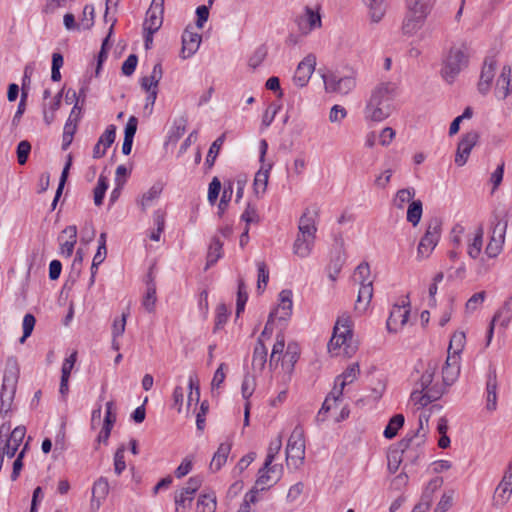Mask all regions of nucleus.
Instances as JSON below:
<instances>
[{"label": "nucleus", "instance_id": "f257e3e1", "mask_svg": "<svg viewBox=\"0 0 512 512\" xmlns=\"http://www.w3.org/2000/svg\"><path fill=\"white\" fill-rule=\"evenodd\" d=\"M397 85L393 82H382L371 92L365 109L366 120L381 122L387 119L394 111L393 100L396 95Z\"/></svg>", "mask_w": 512, "mask_h": 512}, {"label": "nucleus", "instance_id": "f03ea898", "mask_svg": "<svg viewBox=\"0 0 512 512\" xmlns=\"http://www.w3.org/2000/svg\"><path fill=\"white\" fill-rule=\"evenodd\" d=\"M437 369L438 362L434 360L426 363L420 362L415 367V373L419 375L411 393V400L415 404L424 407L441 397L442 391L436 389L435 386H431Z\"/></svg>", "mask_w": 512, "mask_h": 512}, {"label": "nucleus", "instance_id": "7ed1b4c3", "mask_svg": "<svg viewBox=\"0 0 512 512\" xmlns=\"http://www.w3.org/2000/svg\"><path fill=\"white\" fill-rule=\"evenodd\" d=\"M469 45L465 42L453 44L443 61L441 75L446 82L452 83L459 73L468 66Z\"/></svg>", "mask_w": 512, "mask_h": 512}, {"label": "nucleus", "instance_id": "20e7f679", "mask_svg": "<svg viewBox=\"0 0 512 512\" xmlns=\"http://www.w3.org/2000/svg\"><path fill=\"white\" fill-rule=\"evenodd\" d=\"M282 447L281 436L272 440L269 444L266 459L262 468L259 469L258 478L256 480V487L260 490H265L275 484L282 475L281 465H272L276 455Z\"/></svg>", "mask_w": 512, "mask_h": 512}, {"label": "nucleus", "instance_id": "39448f33", "mask_svg": "<svg viewBox=\"0 0 512 512\" xmlns=\"http://www.w3.org/2000/svg\"><path fill=\"white\" fill-rule=\"evenodd\" d=\"M353 279L360 285L355 310L363 313L369 307L373 297V280L371 278L370 266L367 262H362L356 267Z\"/></svg>", "mask_w": 512, "mask_h": 512}, {"label": "nucleus", "instance_id": "423d86ee", "mask_svg": "<svg viewBox=\"0 0 512 512\" xmlns=\"http://www.w3.org/2000/svg\"><path fill=\"white\" fill-rule=\"evenodd\" d=\"M18 372L17 361L14 358H9L6 364L0 395V415L2 416H5L12 408L18 381Z\"/></svg>", "mask_w": 512, "mask_h": 512}, {"label": "nucleus", "instance_id": "0eeeda50", "mask_svg": "<svg viewBox=\"0 0 512 512\" xmlns=\"http://www.w3.org/2000/svg\"><path fill=\"white\" fill-rule=\"evenodd\" d=\"M508 220L495 216L491 222L489 242L485 248L488 258H496L503 250Z\"/></svg>", "mask_w": 512, "mask_h": 512}, {"label": "nucleus", "instance_id": "6e6552de", "mask_svg": "<svg viewBox=\"0 0 512 512\" xmlns=\"http://www.w3.org/2000/svg\"><path fill=\"white\" fill-rule=\"evenodd\" d=\"M441 236V221L434 218L429 221L426 231L417 247V259H427L437 246Z\"/></svg>", "mask_w": 512, "mask_h": 512}, {"label": "nucleus", "instance_id": "1a4fd4ad", "mask_svg": "<svg viewBox=\"0 0 512 512\" xmlns=\"http://www.w3.org/2000/svg\"><path fill=\"white\" fill-rule=\"evenodd\" d=\"M418 438V434L414 436L406 435L399 442V447L401 451H392L388 455V470L391 473L397 472L402 461L411 460L413 462L416 459L417 455L415 454L416 451L413 450V441L414 439Z\"/></svg>", "mask_w": 512, "mask_h": 512}, {"label": "nucleus", "instance_id": "9d476101", "mask_svg": "<svg viewBox=\"0 0 512 512\" xmlns=\"http://www.w3.org/2000/svg\"><path fill=\"white\" fill-rule=\"evenodd\" d=\"M352 338L351 318L348 314L340 315L335 323L333 335L328 343L330 353L335 352L346 345Z\"/></svg>", "mask_w": 512, "mask_h": 512}, {"label": "nucleus", "instance_id": "9b49d317", "mask_svg": "<svg viewBox=\"0 0 512 512\" xmlns=\"http://www.w3.org/2000/svg\"><path fill=\"white\" fill-rule=\"evenodd\" d=\"M305 458V438L304 429L301 425H297L287 443L286 447V459L287 461L292 460L296 466L303 463Z\"/></svg>", "mask_w": 512, "mask_h": 512}, {"label": "nucleus", "instance_id": "f8f14e48", "mask_svg": "<svg viewBox=\"0 0 512 512\" xmlns=\"http://www.w3.org/2000/svg\"><path fill=\"white\" fill-rule=\"evenodd\" d=\"M410 314V302L408 297L401 304L393 305L387 319L386 327L390 333H397L406 325Z\"/></svg>", "mask_w": 512, "mask_h": 512}, {"label": "nucleus", "instance_id": "ddd939ff", "mask_svg": "<svg viewBox=\"0 0 512 512\" xmlns=\"http://www.w3.org/2000/svg\"><path fill=\"white\" fill-rule=\"evenodd\" d=\"M325 90L328 93L340 95L348 94L355 87V80L352 77H339L334 73H327L322 76Z\"/></svg>", "mask_w": 512, "mask_h": 512}, {"label": "nucleus", "instance_id": "4468645a", "mask_svg": "<svg viewBox=\"0 0 512 512\" xmlns=\"http://www.w3.org/2000/svg\"><path fill=\"white\" fill-rule=\"evenodd\" d=\"M164 0H152L143 23L145 32H157L163 23Z\"/></svg>", "mask_w": 512, "mask_h": 512}, {"label": "nucleus", "instance_id": "2eb2a0df", "mask_svg": "<svg viewBox=\"0 0 512 512\" xmlns=\"http://www.w3.org/2000/svg\"><path fill=\"white\" fill-rule=\"evenodd\" d=\"M296 24L302 35H308L312 30L320 28L322 26L320 8L313 10L306 6L304 13L297 17Z\"/></svg>", "mask_w": 512, "mask_h": 512}, {"label": "nucleus", "instance_id": "dca6fc26", "mask_svg": "<svg viewBox=\"0 0 512 512\" xmlns=\"http://www.w3.org/2000/svg\"><path fill=\"white\" fill-rule=\"evenodd\" d=\"M512 495V471L506 470L500 483L497 485L493 498L492 506L496 509L503 508L510 500Z\"/></svg>", "mask_w": 512, "mask_h": 512}, {"label": "nucleus", "instance_id": "f3484780", "mask_svg": "<svg viewBox=\"0 0 512 512\" xmlns=\"http://www.w3.org/2000/svg\"><path fill=\"white\" fill-rule=\"evenodd\" d=\"M478 139L479 134L476 131L467 132L462 136L458 143L455 155V164L457 166L462 167L466 164L473 147L478 142Z\"/></svg>", "mask_w": 512, "mask_h": 512}, {"label": "nucleus", "instance_id": "a211bd4d", "mask_svg": "<svg viewBox=\"0 0 512 512\" xmlns=\"http://www.w3.org/2000/svg\"><path fill=\"white\" fill-rule=\"evenodd\" d=\"M427 17L428 16H424L423 14L406 10L400 27L402 35L405 37L416 35L423 28Z\"/></svg>", "mask_w": 512, "mask_h": 512}, {"label": "nucleus", "instance_id": "6ab92c4d", "mask_svg": "<svg viewBox=\"0 0 512 512\" xmlns=\"http://www.w3.org/2000/svg\"><path fill=\"white\" fill-rule=\"evenodd\" d=\"M315 65V56L312 54L307 55L297 66L293 77L294 84L298 87H304L314 72Z\"/></svg>", "mask_w": 512, "mask_h": 512}, {"label": "nucleus", "instance_id": "aec40b11", "mask_svg": "<svg viewBox=\"0 0 512 512\" xmlns=\"http://www.w3.org/2000/svg\"><path fill=\"white\" fill-rule=\"evenodd\" d=\"M512 319V294L504 301L503 305L493 316L488 330V343L491 341L495 323L498 322L501 327L506 328Z\"/></svg>", "mask_w": 512, "mask_h": 512}, {"label": "nucleus", "instance_id": "412c9836", "mask_svg": "<svg viewBox=\"0 0 512 512\" xmlns=\"http://www.w3.org/2000/svg\"><path fill=\"white\" fill-rule=\"evenodd\" d=\"M496 66L497 61L495 60V58L488 57L485 59L478 83V90L480 93L486 94L490 90L492 81L495 76Z\"/></svg>", "mask_w": 512, "mask_h": 512}, {"label": "nucleus", "instance_id": "4be33fe9", "mask_svg": "<svg viewBox=\"0 0 512 512\" xmlns=\"http://www.w3.org/2000/svg\"><path fill=\"white\" fill-rule=\"evenodd\" d=\"M202 37L199 33L186 28L182 35L181 57L187 59L194 55L199 49Z\"/></svg>", "mask_w": 512, "mask_h": 512}, {"label": "nucleus", "instance_id": "5701e85b", "mask_svg": "<svg viewBox=\"0 0 512 512\" xmlns=\"http://www.w3.org/2000/svg\"><path fill=\"white\" fill-rule=\"evenodd\" d=\"M497 373L494 367H490L486 382V409L493 412L497 409Z\"/></svg>", "mask_w": 512, "mask_h": 512}, {"label": "nucleus", "instance_id": "b1692460", "mask_svg": "<svg viewBox=\"0 0 512 512\" xmlns=\"http://www.w3.org/2000/svg\"><path fill=\"white\" fill-rule=\"evenodd\" d=\"M483 237V226H478L472 233L466 236L467 254L471 259H477L481 255Z\"/></svg>", "mask_w": 512, "mask_h": 512}, {"label": "nucleus", "instance_id": "393cba45", "mask_svg": "<svg viewBox=\"0 0 512 512\" xmlns=\"http://www.w3.org/2000/svg\"><path fill=\"white\" fill-rule=\"evenodd\" d=\"M460 359L457 356H447L445 365L442 368L443 383L451 386L460 374Z\"/></svg>", "mask_w": 512, "mask_h": 512}, {"label": "nucleus", "instance_id": "a878e982", "mask_svg": "<svg viewBox=\"0 0 512 512\" xmlns=\"http://www.w3.org/2000/svg\"><path fill=\"white\" fill-rule=\"evenodd\" d=\"M10 430V425L2 424L0 426V447L1 452L6 454V457L12 458L15 456L17 450L19 449L21 443L15 441L14 439L8 436Z\"/></svg>", "mask_w": 512, "mask_h": 512}, {"label": "nucleus", "instance_id": "bb28decb", "mask_svg": "<svg viewBox=\"0 0 512 512\" xmlns=\"http://www.w3.org/2000/svg\"><path fill=\"white\" fill-rule=\"evenodd\" d=\"M272 166V163L261 164L260 169L255 174L253 189L258 197L266 192Z\"/></svg>", "mask_w": 512, "mask_h": 512}, {"label": "nucleus", "instance_id": "cd10ccee", "mask_svg": "<svg viewBox=\"0 0 512 512\" xmlns=\"http://www.w3.org/2000/svg\"><path fill=\"white\" fill-rule=\"evenodd\" d=\"M279 301L278 307L271 313H274V318L286 320L292 313L293 303L291 290H282L279 294Z\"/></svg>", "mask_w": 512, "mask_h": 512}, {"label": "nucleus", "instance_id": "c85d7f7f", "mask_svg": "<svg viewBox=\"0 0 512 512\" xmlns=\"http://www.w3.org/2000/svg\"><path fill=\"white\" fill-rule=\"evenodd\" d=\"M512 80V70L508 66L502 68L501 74L496 81L495 94L499 99H505L509 93V86Z\"/></svg>", "mask_w": 512, "mask_h": 512}, {"label": "nucleus", "instance_id": "c756f323", "mask_svg": "<svg viewBox=\"0 0 512 512\" xmlns=\"http://www.w3.org/2000/svg\"><path fill=\"white\" fill-rule=\"evenodd\" d=\"M231 443L224 442L221 443L217 449V451L214 453V456L210 462V470L212 472L219 471L222 466L226 463L228 456L231 451Z\"/></svg>", "mask_w": 512, "mask_h": 512}, {"label": "nucleus", "instance_id": "7c9ffc66", "mask_svg": "<svg viewBox=\"0 0 512 512\" xmlns=\"http://www.w3.org/2000/svg\"><path fill=\"white\" fill-rule=\"evenodd\" d=\"M162 190V185L156 183L152 185L147 192L143 193L141 198L137 201L139 207L143 212H146L147 209L150 208L154 204V202L159 199Z\"/></svg>", "mask_w": 512, "mask_h": 512}, {"label": "nucleus", "instance_id": "2f4dec72", "mask_svg": "<svg viewBox=\"0 0 512 512\" xmlns=\"http://www.w3.org/2000/svg\"><path fill=\"white\" fill-rule=\"evenodd\" d=\"M315 239L297 235L293 244V253L300 258L308 257L313 249Z\"/></svg>", "mask_w": 512, "mask_h": 512}, {"label": "nucleus", "instance_id": "473e14b6", "mask_svg": "<svg viewBox=\"0 0 512 512\" xmlns=\"http://www.w3.org/2000/svg\"><path fill=\"white\" fill-rule=\"evenodd\" d=\"M267 362V348L262 339H257L252 357V368L262 371Z\"/></svg>", "mask_w": 512, "mask_h": 512}, {"label": "nucleus", "instance_id": "72a5a7b5", "mask_svg": "<svg viewBox=\"0 0 512 512\" xmlns=\"http://www.w3.org/2000/svg\"><path fill=\"white\" fill-rule=\"evenodd\" d=\"M363 2L369 10L371 21L373 23L380 22L386 13V4L384 0H363Z\"/></svg>", "mask_w": 512, "mask_h": 512}, {"label": "nucleus", "instance_id": "f704fd0d", "mask_svg": "<svg viewBox=\"0 0 512 512\" xmlns=\"http://www.w3.org/2000/svg\"><path fill=\"white\" fill-rule=\"evenodd\" d=\"M156 300V284L152 277V273L149 272L147 281V291L143 298L142 305L149 313H152L155 310Z\"/></svg>", "mask_w": 512, "mask_h": 512}, {"label": "nucleus", "instance_id": "c9c22d12", "mask_svg": "<svg viewBox=\"0 0 512 512\" xmlns=\"http://www.w3.org/2000/svg\"><path fill=\"white\" fill-rule=\"evenodd\" d=\"M360 374V367L358 363L350 364L346 370L336 378V385L344 388L346 385L353 383Z\"/></svg>", "mask_w": 512, "mask_h": 512}, {"label": "nucleus", "instance_id": "e433bc0d", "mask_svg": "<svg viewBox=\"0 0 512 512\" xmlns=\"http://www.w3.org/2000/svg\"><path fill=\"white\" fill-rule=\"evenodd\" d=\"M299 234L300 236L310 237L315 239L317 231L315 220L308 213H304L299 220Z\"/></svg>", "mask_w": 512, "mask_h": 512}, {"label": "nucleus", "instance_id": "4c0bfd02", "mask_svg": "<svg viewBox=\"0 0 512 512\" xmlns=\"http://www.w3.org/2000/svg\"><path fill=\"white\" fill-rule=\"evenodd\" d=\"M433 0H406L407 11L428 16L433 7Z\"/></svg>", "mask_w": 512, "mask_h": 512}, {"label": "nucleus", "instance_id": "58836bf2", "mask_svg": "<svg viewBox=\"0 0 512 512\" xmlns=\"http://www.w3.org/2000/svg\"><path fill=\"white\" fill-rule=\"evenodd\" d=\"M222 242L218 237H213L208 249L207 253V262L205 266V270L209 269L212 265H214L218 259L222 256Z\"/></svg>", "mask_w": 512, "mask_h": 512}, {"label": "nucleus", "instance_id": "ea45409f", "mask_svg": "<svg viewBox=\"0 0 512 512\" xmlns=\"http://www.w3.org/2000/svg\"><path fill=\"white\" fill-rule=\"evenodd\" d=\"M466 343V335L462 331L455 332L449 343L448 356H457L460 359V353L462 352Z\"/></svg>", "mask_w": 512, "mask_h": 512}, {"label": "nucleus", "instance_id": "a19ab883", "mask_svg": "<svg viewBox=\"0 0 512 512\" xmlns=\"http://www.w3.org/2000/svg\"><path fill=\"white\" fill-rule=\"evenodd\" d=\"M284 348H285V339L282 334H278L276 336V342L273 345L272 352L269 359V367L273 368L277 366L279 361L283 359L284 356Z\"/></svg>", "mask_w": 512, "mask_h": 512}, {"label": "nucleus", "instance_id": "79ce46f5", "mask_svg": "<svg viewBox=\"0 0 512 512\" xmlns=\"http://www.w3.org/2000/svg\"><path fill=\"white\" fill-rule=\"evenodd\" d=\"M423 213V205L421 200H413L407 209L406 219L413 226H417L421 220Z\"/></svg>", "mask_w": 512, "mask_h": 512}, {"label": "nucleus", "instance_id": "37998d69", "mask_svg": "<svg viewBox=\"0 0 512 512\" xmlns=\"http://www.w3.org/2000/svg\"><path fill=\"white\" fill-rule=\"evenodd\" d=\"M193 499L194 495L186 494L184 488L177 491L174 497L176 505L175 512H186V510L191 507Z\"/></svg>", "mask_w": 512, "mask_h": 512}, {"label": "nucleus", "instance_id": "c03bdc74", "mask_svg": "<svg viewBox=\"0 0 512 512\" xmlns=\"http://www.w3.org/2000/svg\"><path fill=\"white\" fill-rule=\"evenodd\" d=\"M404 416L402 414H396L394 415L388 422V425L386 426V428L384 429V437L387 438V439H392L394 438L397 433H398V430L403 426L404 424Z\"/></svg>", "mask_w": 512, "mask_h": 512}, {"label": "nucleus", "instance_id": "a18cd8bd", "mask_svg": "<svg viewBox=\"0 0 512 512\" xmlns=\"http://www.w3.org/2000/svg\"><path fill=\"white\" fill-rule=\"evenodd\" d=\"M77 128V117L75 119H71V116H69L63 131V142H62V149L66 150L69 145L72 143L73 136L76 132Z\"/></svg>", "mask_w": 512, "mask_h": 512}, {"label": "nucleus", "instance_id": "49530a36", "mask_svg": "<svg viewBox=\"0 0 512 512\" xmlns=\"http://www.w3.org/2000/svg\"><path fill=\"white\" fill-rule=\"evenodd\" d=\"M216 497L210 494L200 495L197 501V512H215Z\"/></svg>", "mask_w": 512, "mask_h": 512}, {"label": "nucleus", "instance_id": "de8ad7c7", "mask_svg": "<svg viewBox=\"0 0 512 512\" xmlns=\"http://www.w3.org/2000/svg\"><path fill=\"white\" fill-rule=\"evenodd\" d=\"M415 196L414 188H404L397 191L394 204L398 209H403L406 203L412 202Z\"/></svg>", "mask_w": 512, "mask_h": 512}, {"label": "nucleus", "instance_id": "09e8293b", "mask_svg": "<svg viewBox=\"0 0 512 512\" xmlns=\"http://www.w3.org/2000/svg\"><path fill=\"white\" fill-rule=\"evenodd\" d=\"M109 492V484L106 478H99L93 485L92 495L94 499L98 501L104 499Z\"/></svg>", "mask_w": 512, "mask_h": 512}, {"label": "nucleus", "instance_id": "8fccbe9b", "mask_svg": "<svg viewBox=\"0 0 512 512\" xmlns=\"http://www.w3.org/2000/svg\"><path fill=\"white\" fill-rule=\"evenodd\" d=\"M225 134L219 136L210 146L207 157L206 164L211 167L214 165V162L219 154V151L224 143Z\"/></svg>", "mask_w": 512, "mask_h": 512}, {"label": "nucleus", "instance_id": "3c124183", "mask_svg": "<svg viewBox=\"0 0 512 512\" xmlns=\"http://www.w3.org/2000/svg\"><path fill=\"white\" fill-rule=\"evenodd\" d=\"M108 188V182L106 177L100 176L98 179V183L94 188V203L97 206H100L103 202V198L105 196V192Z\"/></svg>", "mask_w": 512, "mask_h": 512}, {"label": "nucleus", "instance_id": "603ef678", "mask_svg": "<svg viewBox=\"0 0 512 512\" xmlns=\"http://www.w3.org/2000/svg\"><path fill=\"white\" fill-rule=\"evenodd\" d=\"M248 300V294L245 290V284L242 279L238 282V292H237V303H236V314L240 315L241 312L244 311L245 304Z\"/></svg>", "mask_w": 512, "mask_h": 512}, {"label": "nucleus", "instance_id": "864d4df0", "mask_svg": "<svg viewBox=\"0 0 512 512\" xmlns=\"http://www.w3.org/2000/svg\"><path fill=\"white\" fill-rule=\"evenodd\" d=\"M256 382L253 376L246 374L244 376L242 385H241V393L243 398L248 401V399L252 396L255 391Z\"/></svg>", "mask_w": 512, "mask_h": 512}, {"label": "nucleus", "instance_id": "5fc2aeb1", "mask_svg": "<svg viewBox=\"0 0 512 512\" xmlns=\"http://www.w3.org/2000/svg\"><path fill=\"white\" fill-rule=\"evenodd\" d=\"M82 14L83 17L78 26L84 30L90 29L94 24V7L92 5H85Z\"/></svg>", "mask_w": 512, "mask_h": 512}, {"label": "nucleus", "instance_id": "6e6d98bb", "mask_svg": "<svg viewBox=\"0 0 512 512\" xmlns=\"http://www.w3.org/2000/svg\"><path fill=\"white\" fill-rule=\"evenodd\" d=\"M298 358L299 348L297 344L289 343L283 356V361L289 363L290 371L293 370L294 364L297 362Z\"/></svg>", "mask_w": 512, "mask_h": 512}, {"label": "nucleus", "instance_id": "4d7b16f0", "mask_svg": "<svg viewBox=\"0 0 512 512\" xmlns=\"http://www.w3.org/2000/svg\"><path fill=\"white\" fill-rule=\"evenodd\" d=\"M258 281H257V290L264 291L267 286L269 280V271L267 265L264 262H258Z\"/></svg>", "mask_w": 512, "mask_h": 512}, {"label": "nucleus", "instance_id": "13d9d810", "mask_svg": "<svg viewBox=\"0 0 512 512\" xmlns=\"http://www.w3.org/2000/svg\"><path fill=\"white\" fill-rule=\"evenodd\" d=\"M347 110L341 105H334L331 107L329 112V121L333 124H341V122L347 117Z\"/></svg>", "mask_w": 512, "mask_h": 512}, {"label": "nucleus", "instance_id": "bf43d9fd", "mask_svg": "<svg viewBox=\"0 0 512 512\" xmlns=\"http://www.w3.org/2000/svg\"><path fill=\"white\" fill-rule=\"evenodd\" d=\"M485 297H486L485 291H481V292L473 294L466 302V305H465L466 311L469 313L476 311L478 309V307L483 304Z\"/></svg>", "mask_w": 512, "mask_h": 512}, {"label": "nucleus", "instance_id": "052dcab7", "mask_svg": "<svg viewBox=\"0 0 512 512\" xmlns=\"http://www.w3.org/2000/svg\"><path fill=\"white\" fill-rule=\"evenodd\" d=\"M31 152V144L27 140H22L17 146V159L20 165H24L27 162L28 156Z\"/></svg>", "mask_w": 512, "mask_h": 512}, {"label": "nucleus", "instance_id": "680f3d73", "mask_svg": "<svg viewBox=\"0 0 512 512\" xmlns=\"http://www.w3.org/2000/svg\"><path fill=\"white\" fill-rule=\"evenodd\" d=\"M124 453L125 446L121 445L114 454V471L117 475H120L126 468Z\"/></svg>", "mask_w": 512, "mask_h": 512}, {"label": "nucleus", "instance_id": "e2e57ef3", "mask_svg": "<svg viewBox=\"0 0 512 512\" xmlns=\"http://www.w3.org/2000/svg\"><path fill=\"white\" fill-rule=\"evenodd\" d=\"M267 56V49L264 46H259L249 58V66L253 69L259 67Z\"/></svg>", "mask_w": 512, "mask_h": 512}, {"label": "nucleus", "instance_id": "0e129e2a", "mask_svg": "<svg viewBox=\"0 0 512 512\" xmlns=\"http://www.w3.org/2000/svg\"><path fill=\"white\" fill-rule=\"evenodd\" d=\"M229 316L228 308L225 304H219L216 308L215 330L221 329L227 322Z\"/></svg>", "mask_w": 512, "mask_h": 512}, {"label": "nucleus", "instance_id": "69168bd1", "mask_svg": "<svg viewBox=\"0 0 512 512\" xmlns=\"http://www.w3.org/2000/svg\"><path fill=\"white\" fill-rule=\"evenodd\" d=\"M187 120L183 117L175 121L174 127L170 134V139L173 141L179 140L186 131Z\"/></svg>", "mask_w": 512, "mask_h": 512}, {"label": "nucleus", "instance_id": "338daca9", "mask_svg": "<svg viewBox=\"0 0 512 512\" xmlns=\"http://www.w3.org/2000/svg\"><path fill=\"white\" fill-rule=\"evenodd\" d=\"M116 136V127L114 125H109L104 133L100 136L98 142H100L105 149L110 147L115 140Z\"/></svg>", "mask_w": 512, "mask_h": 512}, {"label": "nucleus", "instance_id": "774afa93", "mask_svg": "<svg viewBox=\"0 0 512 512\" xmlns=\"http://www.w3.org/2000/svg\"><path fill=\"white\" fill-rule=\"evenodd\" d=\"M453 491L444 493L436 505L434 512H446L452 507L453 503Z\"/></svg>", "mask_w": 512, "mask_h": 512}]
</instances>
